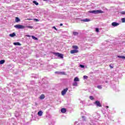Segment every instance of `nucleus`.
Segmentation results:
<instances>
[{"label":"nucleus","mask_w":125,"mask_h":125,"mask_svg":"<svg viewBox=\"0 0 125 125\" xmlns=\"http://www.w3.org/2000/svg\"><path fill=\"white\" fill-rule=\"evenodd\" d=\"M96 32H97V33H98L99 32V29L98 28H96Z\"/></svg>","instance_id":"obj_26"},{"label":"nucleus","mask_w":125,"mask_h":125,"mask_svg":"<svg viewBox=\"0 0 125 125\" xmlns=\"http://www.w3.org/2000/svg\"><path fill=\"white\" fill-rule=\"evenodd\" d=\"M16 35V34L15 33H12V34H10L9 35V36H10V37H11V38H13V37H15Z\"/></svg>","instance_id":"obj_13"},{"label":"nucleus","mask_w":125,"mask_h":125,"mask_svg":"<svg viewBox=\"0 0 125 125\" xmlns=\"http://www.w3.org/2000/svg\"><path fill=\"white\" fill-rule=\"evenodd\" d=\"M62 74H64V72H62Z\"/></svg>","instance_id":"obj_41"},{"label":"nucleus","mask_w":125,"mask_h":125,"mask_svg":"<svg viewBox=\"0 0 125 125\" xmlns=\"http://www.w3.org/2000/svg\"><path fill=\"white\" fill-rule=\"evenodd\" d=\"M121 14L125 15V11H122L121 12Z\"/></svg>","instance_id":"obj_29"},{"label":"nucleus","mask_w":125,"mask_h":125,"mask_svg":"<svg viewBox=\"0 0 125 125\" xmlns=\"http://www.w3.org/2000/svg\"><path fill=\"white\" fill-rule=\"evenodd\" d=\"M62 113L63 114H65V113H66V112H67V109H66V108H62L61 110Z\"/></svg>","instance_id":"obj_8"},{"label":"nucleus","mask_w":125,"mask_h":125,"mask_svg":"<svg viewBox=\"0 0 125 125\" xmlns=\"http://www.w3.org/2000/svg\"><path fill=\"white\" fill-rule=\"evenodd\" d=\"M26 37H28V38H30V37H31V36L29 35H26Z\"/></svg>","instance_id":"obj_33"},{"label":"nucleus","mask_w":125,"mask_h":125,"mask_svg":"<svg viewBox=\"0 0 125 125\" xmlns=\"http://www.w3.org/2000/svg\"><path fill=\"white\" fill-rule=\"evenodd\" d=\"M106 108H109V106H106Z\"/></svg>","instance_id":"obj_38"},{"label":"nucleus","mask_w":125,"mask_h":125,"mask_svg":"<svg viewBox=\"0 0 125 125\" xmlns=\"http://www.w3.org/2000/svg\"><path fill=\"white\" fill-rule=\"evenodd\" d=\"M90 13H94V14H98L99 13H104V12L103 11H102L101 10H93L91 11H89Z\"/></svg>","instance_id":"obj_1"},{"label":"nucleus","mask_w":125,"mask_h":125,"mask_svg":"<svg viewBox=\"0 0 125 125\" xmlns=\"http://www.w3.org/2000/svg\"><path fill=\"white\" fill-rule=\"evenodd\" d=\"M72 48L73 49L77 50V49H79V47L77 45H73L72 46Z\"/></svg>","instance_id":"obj_11"},{"label":"nucleus","mask_w":125,"mask_h":125,"mask_svg":"<svg viewBox=\"0 0 125 125\" xmlns=\"http://www.w3.org/2000/svg\"><path fill=\"white\" fill-rule=\"evenodd\" d=\"M89 99H90V100H94V98H93V96H89Z\"/></svg>","instance_id":"obj_22"},{"label":"nucleus","mask_w":125,"mask_h":125,"mask_svg":"<svg viewBox=\"0 0 125 125\" xmlns=\"http://www.w3.org/2000/svg\"><path fill=\"white\" fill-rule=\"evenodd\" d=\"M118 58H122V59H125V56H118Z\"/></svg>","instance_id":"obj_15"},{"label":"nucleus","mask_w":125,"mask_h":125,"mask_svg":"<svg viewBox=\"0 0 125 125\" xmlns=\"http://www.w3.org/2000/svg\"><path fill=\"white\" fill-rule=\"evenodd\" d=\"M5 62V61L4 60H2L0 61V64H4V63Z\"/></svg>","instance_id":"obj_14"},{"label":"nucleus","mask_w":125,"mask_h":125,"mask_svg":"<svg viewBox=\"0 0 125 125\" xmlns=\"http://www.w3.org/2000/svg\"><path fill=\"white\" fill-rule=\"evenodd\" d=\"M53 54L55 55V56H58V57H60V58H62L63 59V54H60L59 53H55V52H53Z\"/></svg>","instance_id":"obj_2"},{"label":"nucleus","mask_w":125,"mask_h":125,"mask_svg":"<svg viewBox=\"0 0 125 125\" xmlns=\"http://www.w3.org/2000/svg\"><path fill=\"white\" fill-rule=\"evenodd\" d=\"M84 118H85V117H84V116H82V118H83V119H84Z\"/></svg>","instance_id":"obj_34"},{"label":"nucleus","mask_w":125,"mask_h":125,"mask_svg":"<svg viewBox=\"0 0 125 125\" xmlns=\"http://www.w3.org/2000/svg\"><path fill=\"white\" fill-rule=\"evenodd\" d=\"M111 25L113 27H117V26H119V25H120V24L118 22H113L111 23Z\"/></svg>","instance_id":"obj_7"},{"label":"nucleus","mask_w":125,"mask_h":125,"mask_svg":"<svg viewBox=\"0 0 125 125\" xmlns=\"http://www.w3.org/2000/svg\"><path fill=\"white\" fill-rule=\"evenodd\" d=\"M33 3H34V4H36V5H39V3L36 1H33Z\"/></svg>","instance_id":"obj_20"},{"label":"nucleus","mask_w":125,"mask_h":125,"mask_svg":"<svg viewBox=\"0 0 125 125\" xmlns=\"http://www.w3.org/2000/svg\"><path fill=\"white\" fill-rule=\"evenodd\" d=\"M80 67H81V68H84V65L81 64Z\"/></svg>","instance_id":"obj_30"},{"label":"nucleus","mask_w":125,"mask_h":125,"mask_svg":"<svg viewBox=\"0 0 125 125\" xmlns=\"http://www.w3.org/2000/svg\"><path fill=\"white\" fill-rule=\"evenodd\" d=\"M44 0V1H45V0Z\"/></svg>","instance_id":"obj_42"},{"label":"nucleus","mask_w":125,"mask_h":125,"mask_svg":"<svg viewBox=\"0 0 125 125\" xmlns=\"http://www.w3.org/2000/svg\"><path fill=\"white\" fill-rule=\"evenodd\" d=\"M68 91V88H66L65 89H64L62 91V95H65L66 94V92Z\"/></svg>","instance_id":"obj_4"},{"label":"nucleus","mask_w":125,"mask_h":125,"mask_svg":"<svg viewBox=\"0 0 125 125\" xmlns=\"http://www.w3.org/2000/svg\"><path fill=\"white\" fill-rule=\"evenodd\" d=\"M60 26H63V24L62 23H61L60 24Z\"/></svg>","instance_id":"obj_36"},{"label":"nucleus","mask_w":125,"mask_h":125,"mask_svg":"<svg viewBox=\"0 0 125 125\" xmlns=\"http://www.w3.org/2000/svg\"><path fill=\"white\" fill-rule=\"evenodd\" d=\"M73 34L74 36H78L79 35V33L77 32H73Z\"/></svg>","instance_id":"obj_17"},{"label":"nucleus","mask_w":125,"mask_h":125,"mask_svg":"<svg viewBox=\"0 0 125 125\" xmlns=\"http://www.w3.org/2000/svg\"><path fill=\"white\" fill-rule=\"evenodd\" d=\"M88 78V77H87V76L84 75V76H83V78H84V79H87Z\"/></svg>","instance_id":"obj_27"},{"label":"nucleus","mask_w":125,"mask_h":125,"mask_svg":"<svg viewBox=\"0 0 125 125\" xmlns=\"http://www.w3.org/2000/svg\"><path fill=\"white\" fill-rule=\"evenodd\" d=\"M16 28L17 29H25V26L17 24L16 25Z\"/></svg>","instance_id":"obj_3"},{"label":"nucleus","mask_w":125,"mask_h":125,"mask_svg":"<svg viewBox=\"0 0 125 125\" xmlns=\"http://www.w3.org/2000/svg\"><path fill=\"white\" fill-rule=\"evenodd\" d=\"M16 45H21V44L19 42H17Z\"/></svg>","instance_id":"obj_25"},{"label":"nucleus","mask_w":125,"mask_h":125,"mask_svg":"<svg viewBox=\"0 0 125 125\" xmlns=\"http://www.w3.org/2000/svg\"><path fill=\"white\" fill-rule=\"evenodd\" d=\"M95 104L98 106V107H102V105H101V104H100V102L98 101H96L95 102Z\"/></svg>","instance_id":"obj_5"},{"label":"nucleus","mask_w":125,"mask_h":125,"mask_svg":"<svg viewBox=\"0 0 125 125\" xmlns=\"http://www.w3.org/2000/svg\"><path fill=\"white\" fill-rule=\"evenodd\" d=\"M45 96L43 94H42L40 97V99H41V100H42V99H44V98Z\"/></svg>","instance_id":"obj_10"},{"label":"nucleus","mask_w":125,"mask_h":125,"mask_svg":"<svg viewBox=\"0 0 125 125\" xmlns=\"http://www.w3.org/2000/svg\"><path fill=\"white\" fill-rule=\"evenodd\" d=\"M97 88H99V89H101L102 88V87L101 86V85H98Z\"/></svg>","instance_id":"obj_24"},{"label":"nucleus","mask_w":125,"mask_h":125,"mask_svg":"<svg viewBox=\"0 0 125 125\" xmlns=\"http://www.w3.org/2000/svg\"><path fill=\"white\" fill-rule=\"evenodd\" d=\"M32 38L33 39V40H35V41H38V38L37 37H35V36H32Z\"/></svg>","instance_id":"obj_18"},{"label":"nucleus","mask_w":125,"mask_h":125,"mask_svg":"<svg viewBox=\"0 0 125 125\" xmlns=\"http://www.w3.org/2000/svg\"><path fill=\"white\" fill-rule=\"evenodd\" d=\"M78 52H79V50H71L70 51V53L71 54H74V53H78Z\"/></svg>","instance_id":"obj_6"},{"label":"nucleus","mask_w":125,"mask_h":125,"mask_svg":"<svg viewBox=\"0 0 125 125\" xmlns=\"http://www.w3.org/2000/svg\"><path fill=\"white\" fill-rule=\"evenodd\" d=\"M38 116H40V117L41 116H42V111H39V112H38Z\"/></svg>","instance_id":"obj_12"},{"label":"nucleus","mask_w":125,"mask_h":125,"mask_svg":"<svg viewBox=\"0 0 125 125\" xmlns=\"http://www.w3.org/2000/svg\"><path fill=\"white\" fill-rule=\"evenodd\" d=\"M109 67H110V69H113V68H114V67H113V66H112V65H111V64L109 65Z\"/></svg>","instance_id":"obj_28"},{"label":"nucleus","mask_w":125,"mask_h":125,"mask_svg":"<svg viewBox=\"0 0 125 125\" xmlns=\"http://www.w3.org/2000/svg\"><path fill=\"white\" fill-rule=\"evenodd\" d=\"M14 45H16V42L14 43Z\"/></svg>","instance_id":"obj_37"},{"label":"nucleus","mask_w":125,"mask_h":125,"mask_svg":"<svg viewBox=\"0 0 125 125\" xmlns=\"http://www.w3.org/2000/svg\"><path fill=\"white\" fill-rule=\"evenodd\" d=\"M28 28H31L32 29V28H33V27L32 26H28Z\"/></svg>","instance_id":"obj_35"},{"label":"nucleus","mask_w":125,"mask_h":125,"mask_svg":"<svg viewBox=\"0 0 125 125\" xmlns=\"http://www.w3.org/2000/svg\"><path fill=\"white\" fill-rule=\"evenodd\" d=\"M122 23H125V18H122L121 19Z\"/></svg>","instance_id":"obj_23"},{"label":"nucleus","mask_w":125,"mask_h":125,"mask_svg":"<svg viewBox=\"0 0 125 125\" xmlns=\"http://www.w3.org/2000/svg\"><path fill=\"white\" fill-rule=\"evenodd\" d=\"M53 28L56 30V31H57V28L55 26H53Z\"/></svg>","instance_id":"obj_32"},{"label":"nucleus","mask_w":125,"mask_h":125,"mask_svg":"<svg viewBox=\"0 0 125 125\" xmlns=\"http://www.w3.org/2000/svg\"><path fill=\"white\" fill-rule=\"evenodd\" d=\"M34 20H35L36 22H39V20H38V19H35Z\"/></svg>","instance_id":"obj_31"},{"label":"nucleus","mask_w":125,"mask_h":125,"mask_svg":"<svg viewBox=\"0 0 125 125\" xmlns=\"http://www.w3.org/2000/svg\"><path fill=\"white\" fill-rule=\"evenodd\" d=\"M72 85H73V86H77V85H78V83L75 82V83H73L72 84Z\"/></svg>","instance_id":"obj_19"},{"label":"nucleus","mask_w":125,"mask_h":125,"mask_svg":"<svg viewBox=\"0 0 125 125\" xmlns=\"http://www.w3.org/2000/svg\"><path fill=\"white\" fill-rule=\"evenodd\" d=\"M74 82H80V79L78 77H75L74 78Z\"/></svg>","instance_id":"obj_16"},{"label":"nucleus","mask_w":125,"mask_h":125,"mask_svg":"<svg viewBox=\"0 0 125 125\" xmlns=\"http://www.w3.org/2000/svg\"><path fill=\"white\" fill-rule=\"evenodd\" d=\"M21 20L19 19V18L18 17H16V22H20Z\"/></svg>","instance_id":"obj_21"},{"label":"nucleus","mask_w":125,"mask_h":125,"mask_svg":"<svg viewBox=\"0 0 125 125\" xmlns=\"http://www.w3.org/2000/svg\"><path fill=\"white\" fill-rule=\"evenodd\" d=\"M15 21H16V18H15Z\"/></svg>","instance_id":"obj_40"},{"label":"nucleus","mask_w":125,"mask_h":125,"mask_svg":"<svg viewBox=\"0 0 125 125\" xmlns=\"http://www.w3.org/2000/svg\"><path fill=\"white\" fill-rule=\"evenodd\" d=\"M14 27H15V28H16V25H15Z\"/></svg>","instance_id":"obj_39"},{"label":"nucleus","mask_w":125,"mask_h":125,"mask_svg":"<svg viewBox=\"0 0 125 125\" xmlns=\"http://www.w3.org/2000/svg\"><path fill=\"white\" fill-rule=\"evenodd\" d=\"M81 21H83V22H89V21H90V20L88 19H85L84 20H82Z\"/></svg>","instance_id":"obj_9"}]
</instances>
